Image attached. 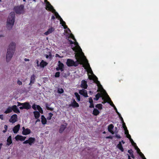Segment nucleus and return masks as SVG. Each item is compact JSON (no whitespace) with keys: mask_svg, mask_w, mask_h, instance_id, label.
I'll use <instances>...</instances> for the list:
<instances>
[{"mask_svg":"<svg viewBox=\"0 0 159 159\" xmlns=\"http://www.w3.org/2000/svg\"><path fill=\"white\" fill-rule=\"evenodd\" d=\"M103 91H104L103 95L104 96H105V97L106 100H107L108 102L111 105V102H112L111 101L110 98L109 96L108 95V94L107 93L106 91L104 89H103Z\"/></svg>","mask_w":159,"mask_h":159,"instance_id":"nucleus-10","label":"nucleus"},{"mask_svg":"<svg viewBox=\"0 0 159 159\" xmlns=\"http://www.w3.org/2000/svg\"><path fill=\"white\" fill-rule=\"evenodd\" d=\"M16 45V43L13 42H11L9 44L6 55L7 62H9L12 58L15 51Z\"/></svg>","mask_w":159,"mask_h":159,"instance_id":"nucleus-2","label":"nucleus"},{"mask_svg":"<svg viewBox=\"0 0 159 159\" xmlns=\"http://www.w3.org/2000/svg\"><path fill=\"white\" fill-rule=\"evenodd\" d=\"M12 111V107H9L5 111L4 113L6 114H7L11 112Z\"/></svg>","mask_w":159,"mask_h":159,"instance_id":"nucleus-25","label":"nucleus"},{"mask_svg":"<svg viewBox=\"0 0 159 159\" xmlns=\"http://www.w3.org/2000/svg\"><path fill=\"white\" fill-rule=\"evenodd\" d=\"M94 81L96 83L98 84V86H100L101 87H102V85L100 84L98 80V78L96 76L95 77V79L94 80Z\"/></svg>","mask_w":159,"mask_h":159,"instance_id":"nucleus-33","label":"nucleus"},{"mask_svg":"<svg viewBox=\"0 0 159 159\" xmlns=\"http://www.w3.org/2000/svg\"><path fill=\"white\" fill-rule=\"evenodd\" d=\"M0 119L1 120H3L4 119V116L3 115H0Z\"/></svg>","mask_w":159,"mask_h":159,"instance_id":"nucleus-51","label":"nucleus"},{"mask_svg":"<svg viewBox=\"0 0 159 159\" xmlns=\"http://www.w3.org/2000/svg\"><path fill=\"white\" fill-rule=\"evenodd\" d=\"M122 123L123 127L124 130L125 131H126L127 129V128L125 125V123H124V121L122 122Z\"/></svg>","mask_w":159,"mask_h":159,"instance_id":"nucleus-40","label":"nucleus"},{"mask_svg":"<svg viewBox=\"0 0 159 159\" xmlns=\"http://www.w3.org/2000/svg\"><path fill=\"white\" fill-rule=\"evenodd\" d=\"M60 22L63 25H65L66 24V23L65 22H64L62 20V19L61 18L60 19Z\"/></svg>","mask_w":159,"mask_h":159,"instance_id":"nucleus-43","label":"nucleus"},{"mask_svg":"<svg viewBox=\"0 0 159 159\" xmlns=\"http://www.w3.org/2000/svg\"><path fill=\"white\" fill-rule=\"evenodd\" d=\"M117 147L118 148L120 149L122 152H123L124 151L121 142H120L119 144L117 145Z\"/></svg>","mask_w":159,"mask_h":159,"instance_id":"nucleus-26","label":"nucleus"},{"mask_svg":"<svg viewBox=\"0 0 159 159\" xmlns=\"http://www.w3.org/2000/svg\"><path fill=\"white\" fill-rule=\"evenodd\" d=\"M25 61H29V59H27V58H25Z\"/></svg>","mask_w":159,"mask_h":159,"instance_id":"nucleus-63","label":"nucleus"},{"mask_svg":"<svg viewBox=\"0 0 159 159\" xmlns=\"http://www.w3.org/2000/svg\"><path fill=\"white\" fill-rule=\"evenodd\" d=\"M46 108L48 110L49 108H50V107H49L48 106V105L47 103L46 104Z\"/></svg>","mask_w":159,"mask_h":159,"instance_id":"nucleus-56","label":"nucleus"},{"mask_svg":"<svg viewBox=\"0 0 159 159\" xmlns=\"http://www.w3.org/2000/svg\"><path fill=\"white\" fill-rule=\"evenodd\" d=\"M26 138V137L17 135L15 137V139L16 141L20 140L21 141H23Z\"/></svg>","mask_w":159,"mask_h":159,"instance_id":"nucleus-11","label":"nucleus"},{"mask_svg":"<svg viewBox=\"0 0 159 159\" xmlns=\"http://www.w3.org/2000/svg\"><path fill=\"white\" fill-rule=\"evenodd\" d=\"M116 137L118 138H121L120 135H116Z\"/></svg>","mask_w":159,"mask_h":159,"instance_id":"nucleus-58","label":"nucleus"},{"mask_svg":"<svg viewBox=\"0 0 159 159\" xmlns=\"http://www.w3.org/2000/svg\"><path fill=\"white\" fill-rule=\"evenodd\" d=\"M58 66L60 68H63L64 67V65L63 64L61 63L60 61H58Z\"/></svg>","mask_w":159,"mask_h":159,"instance_id":"nucleus-38","label":"nucleus"},{"mask_svg":"<svg viewBox=\"0 0 159 159\" xmlns=\"http://www.w3.org/2000/svg\"><path fill=\"white\" fill-rule=\"evenodd\" d=\"M7 125H4V128H5L6 130H7Z\"/></svg>","mask_w":159,"mask_h":159,"instance_id":"nucleus-62","label":"nucleus"},{"mask_svg":"<svg viewBox=\"0 0 159 159\" xmlns=\"http://www.w3.org/2000/svg\"><path fill=\"white\" fill-rule=\"evenodd\" d=\"M7 145L8 146H9L12 143V141L11 136H10L7 139Z\"/></svg>","mask_w":159,"mask_h":159,"instance_id":"nucleus-18","label":"nucleus"},{"mask_svg":"<svg viewBox=\"0 0 159 159\" xmlns=\"http://www.w3.org/2000/svg\"><path fill=\"white\" fill-rule=\"evenodd\" d=\"M36 63L37 64V66H39V61L38 60H36Z\"/></svg>","mask_w":159,"mask_h":159,"instance_id":"nucleus-57","label":"nucleus"},{"mask_svg":"<svg viewBox=\"0 0 159 159\" xmlns=\"http://www.w3.org/2000/svg\"><path fill=\"white\" fill-rule=\"evenodd\" d=\"M57 91L58 93H62L63 92L64 90L62 88H59L58 89Z\"/></svg>","mask_w":159,"mask_h":159,"instance_id":"nucleus-41","label":"nucleus"},{"mask_svg":"<svg viewBox=\"0 0 159 159\" xmlns=\"http://www.w3.org/2000/svg\"><path fill=\"white\" fill-rule=\"evenodd\" d=\"M24 7L23 5H21L19 6L15 7L14 10L16 14H20L24 13Z\"/></svg>","mask_w":159,"mask_h":159,"instance_id":"nucleus-5","label":"nucleus"},{"mask_svg":"<svg viewBox=\"0 0 159 159\" xmlns=\"http://www.w3.org/2000/svg\"><path fill=\"white\" fill-rule=\"evenodd\" d=\"M37 109L39 111V112L41 113L42 114L43 113V111L42 109V108L41 107L39 106L38 105L37 106Z\"/></svg>","mask_w":159,"mask_h":159,"instance_id":"nucleus-31","label":"nucleus"},{"mask_svg":"<svg viewBox=\"0 0 159 159\" xmlns=\"http://www.w3.org/2000/svg\"><path fill=\"white\" fill-rule=\"evenodd\" d=\"M89 102L90 103H93V99L91 97L89 98Z\"/></svg>","mask_w":159,"mask_h":159,"instance_id":"nucleus-46","label":"nucleus"},{"mask_svg":"<svg viewBox=\"0 0 159 159\" xmlns=\"http://www.w3.org/2000/svg\"><path fill=\"white\" fill-rule=\"evenodd\" d=\"M56 70H60V68L59 67H57L56 68Z\"/></svg>","mask_w":159,"mask_h":159,"instance_id":"nucleus-61","label":"nucleus"},{"mask_svg":"<svg viewBox=\"0 0 159 159\" xmlns=\"http://www.w3.org/2000/svg\"><path fill=\"white\" fill-rule=\"evenodd\" d=\"M15 14L14 12H11L9 14L7 20V27L11 30L15 22Z\"/></svg>","mask_w":159,"mask_h":159,"instance_id":"nucleus-3","label":"nucleus"},{"mask_svg":"<svg viewBox=\"0 0 159 159\" xmlns=\"http://www.w3.org/2000/svg\"><path fill=\"white\" fill-rule=\"evenodd\" d=\"M17 83L20 85H21L22 84V82L19 80H17Z\"/></svg>","mask_w":159,"mask_h":159,"instance_id":"nucleus-48","label":"nucleus"},{"mask_svg":"<svg viewBox=\"0 0 159 159\" xmlns=\"http://www.w3.org/2000/svg\"><path fill=\"white\" fill-rule=\"evenodd\" d=\"M112 137L111 136L107 137H106L107 139H112Z\"/></svg>","mask_w":159,"mask_h":159,"instance_id":"nucleus-59","label":"nucleus"},{"mask_svg":"<svg viewBox=\"0 0 159 159\" xmlns=\"http://www.w3.org/2000/svg\"><path fill=\"white\" fill-rule=\"evenodd\" d=\"M48 110H50L51 111H53V108H49Z\"/></svg>","mask_w":159,"mask_h":159,"instance_id":"nucleus-60","label":"nucleus"},{"mask_svg":"<svg viewBox=\"0 0 159 159\" xmlns=\"http://www.w3.org/2000/svg\"><path fill=\"white\" fill-rule=\"evenodd\" d=\"M17 103H18V105H17V106H22L23 105V103H21L20 102H17Z\"/></svg>","mask_w":159,"mask_h":159,"instance_id":"nucleus-49","label":"nucleus"},{"mask_svg":"<svg viewBox=\"0 0 159 159\" xmlns=\"http://www.w3.org/2000/svg\"><path fill=\"white\" fill-rule=\"evenodd\" d=\"M89 107L91 108H94V104H93V103H90V105L89 106Z\"/></svg>","mask_w":159,"mask_h":159,"instance_id":"nucleus-47","label":"nucleus"},{"mask_svg":"<svg viewBox=\"0 0 159 159\" xmlns=\"http://www.w3.org/2000/svg\"><path fill=\"white\" fill-rule=\"evenodd\" d=\"M130 141L131 142L132 144L134 146H136V145L135 143H134L133 139L131 138L129 139Z\"/></svg>","mask_w":159,"mask_h":159,"instance_id":"nucleus-42","label":"nucleus"},{"mask_svg":"<svg viewBox=\"0 0 159 159\" xmlns=\"http://www.w3.org/2000/svg\"><path fill=\"white\" fill-rule=\"evenodd\" d=\"M51 19H53V20L54 19H55V16H52V18H51Z\"/></svg>","mask_w":159,"mask_h":159,"instance_id":"nucleus-64","label":"nucleus"},{"mask_svg":"<svg viewBox=\"0 0 159 159\" xmlns=\"http://www.w3.org/2000/svg\"><path fill=\"white\" fill-rule=\"evenodd\" d=\"M41 122L43 125L46 124L47 122L46 119L43 115L41 116Z\"/></svg>","mask_w":159,"mask_h":159,"instance_id":"nucleus-22","label":"nucleus"},{"mask_svg":"<svg viewBox=\"0 0 159 159\" xmlns=\"http://www.w3.org/2000/svg\"><path fill=\"white\" fill-rule=\"evenodd\" d=\"M29 140H26V141H25L23 143L24 144H26V143H29Z\"/></svg>","mask_w":159,"mask_h":159,"instance_id":"nucleus-50","label":"nucleus"},{"mask_svg":"<svg viewBox=\"0 0 159 159\" xmlns=\"http://www.w3.org/2000/svg\"><path fill=\"white\" fill-rule=\"evenodd\" d=\"M54 30L55 29L53 27H51L49 28L48 31L44 33V34L45 35H47L54 31Z\"/></svg>","mask_w":159,"mask_h":159,"instance_id":"nucleus-13","label":"nucleus"},{"mask_svg":"<svg viewBox=\"0 0 159 159\" xmlns=\"http://www.w3.org/2000/svg\"><path fill=\"white\" fill-rule=\"evenodd\" d=\"M128 153H129L130 156H131V157L133 158H134V155H133V151H132L131 150H128Z\"/></svg>","mask_w":159,"mask_h":159,"instance_id":"nucleus-34","label":"nucleus"},{"mask_svg":"<svg viewBox=\"0 0 159 159\" xmlns=\"http://www.w3.org/2000/svg\"><path fill=\"white\" fill-rule=\"evenodd\" d=\"M119 116L121 121H122V122H123L124 121L122 117V116H121V115H120V116Z\"/></svg>","mask_w":159,"mask_h":159,"instance_id":"nucleus-55","label":"nucleus"},{"mask_svg":"<svg viewBox=\"0 0 159 159\" xmlns=\"http://www.w3.org/2000/svg\"><path fill=\"white\" fill-rule=\"evenodd\" d=\"M46 9L52 11V12H54L57 18L59 19L61 18L57 12L56 11L55 9H53V7L51 5L49 2H47L46 3Z\"/></svg>","mask_w":159,"mask_h":159,"instance_id":"nucleus-4","label":"nucleus"},{"mask_svg":"<svg viewBox=\"0 0 159 159\" xmlns=\"http://www.w3.org/2000/svg\"><path fill=\"white\" fill-rule=\"evenodd\" d=\"M79 93L85 97H88L87 91L84 89L80 90L79 91Z\"/></svg>","mask_w":159,"mask_h":159,"instance_id":"nucleus-9","label":"nucleus"},{"mask_svg":"<svg viewBox=\"0 0 159 159\" xmlns=\"http://www.w3.org/2000/svg\"><path fill=\"white\" fill-rule=\"evenodd\" d=\"M17 121V116L14 114L12 116L9 120L10 122L12 123H14Z\"/></svg>","mask_w":159,"mask_h":159,"instance_id":"nucleus-8","label":"nucleus"},{"mask_svg":"<svg viewBox=\"0 0 159 159\" xmlns=\"http://www.w3.org/2000/svg\"><path fill=\"white\" fill-rule=\"evenodd\" d=\"M136 149L137 150L138 153H139L140 156L142 158L144 157L143 154L141 152H140V149L138 148V147L137 146H136Z\"/></svg>","mask_w":159,"mask_h":159,"instance_id":"nucleus-27","label":"nucleus"},{"mask_svg":"<svg viewBox=\"0 0 159 159\" xmlns=\"http://www.w3.org/2000/svg\"><path fill=\"white\" fill-rule=\"evenodd\" d=\"M45 57L46 58H49V59L51 60L52 59V54L51 53H50L49 55H45Z\"/></svg>","mask_w":159,"mask_h":159,"instance_id":"nucleus-39","label":"nucleus"},{"mask_svg":"<svg viewBox=\"0 0 159 159\" xmlns=\"http://www.w3.org/2000/svg\"><path fill=\"white\" fill-rule=\"evenodd\" d=\"M30 130L29 129H26L24 131H22V134L24 135H26L30 133Z\"/></svg>","mask_w":159,"mask_h":159,"instance_id":"nucleus-19","label":"nucleus"},{"mask_svg":"<svg viewBox=\"0 0 159 159\" xmlns=\"http://www.w3.org/2000/svg\"><path fill=\"white\" fill-rule=\"evenodd\" d=\"M12 110L16 113H19L20 111L16 105L12 106Z\"/></svg>","mask_w":159,"mask_h":159,"instance_id":"nucleus-15","label":"nucleus"},{"mask_svg":"<svg viewBox=\"0 0 159 159\" xmlns=\"http://www.w3.org/2000/svg\"><path fill=\"white\" fill-rule=\"evenodd\" d=\"M101 97V94L100 93H98L96 95H95V98H94V100H98Z\"/></svg>","mask_w":159,"mask_h":159,"instance_id":"nucleus-28","label":"nucleus"},{"mask_svg":"<svg viewBox=\"0 0 159 159\" xmlns=\"http://www.w3.org/2000/svg\"><path fill=\"white\" fill-rule=\"evenodd\" d=\"M55 57H60V58H61V57H63V56L62 57H61L60 55H59L58 54H55Z\"/></svg>","mask_w":159,"mask_h":159,"instance_id":"nucleus-52","label":"nucleus"},{"mask_svg":"<svg viewBox=\"0 0 159 159\" xmlns=\"http://www.w3.org/2000/svg\"><path fill=\"white\" fill-rule=\"evenodd\" d=\"M48 64V63L43 60H42L40 63V66L41 67H44Z\"/></svg>","mask_w":159,"mask_h":159,"instance_id":"nucleus-21","label":"nucleus"},{"mask_svg":"<svg viewBox=\"0 0 159 159\" xmlns=\"http://www.w3.org/2000/svg\"><path fill=\"white\" fill-rule=\"evenodd\" d=\"M80 48L79 51L80 53V55L79 57V59L76 60V61H74L73 60L68 59L67 60L66 62V64L69 66H76L79 64H82L83 62H85L87 66L88 67H90L89 64L88 63V61L86 59V57L84 56V53L82 52V50L81 48Z\"/></svg>","mask_w":159,"mask_h":159,"instance_id":"nucleus-1","label":"nucleus"},{"mask_svg":"<svg viewBox=\"0 0 159 159\" xmlns=\"http://www.w3.org/2000/svg\"><path fill=\"white\" fill-rule=\"evenodd\" d=\"M53 115V114L51 113H49L48 114V116L47 117V119L48 120H50L51 119Z\"/></svg>","mask_w":159,"mask_h":159,"instance_id":"nucleus-36","label":"nucleus"},{"mask_svg":"<svg viewBox=\"0 0 159 159\" xmlns=\"http://www.w3.org/2000/svg\"><path fill=\"white\" fill-rule=\"evenodd\" d=\"M34 116L35 118H38L40 116L39 112L38 111H34L33 112Z\"/></svg>","mask_w":159,"mask_h":159,"instance_id":"nucleus-23","label":"nucleus"},{"mask_svg":"<svg viewBox=\"0 0 159 159\" xmlns=\"http://www.w3.org/2000/svg\"><path fill=\"white\" fill-rule=\"evenodd\" d=\"M60 72H57L55 74V77H59L60 76Z\"/></svg>","mask_w":159,"mask_h":159,"instance_id":"nucleus-44","label":"nucleus"},{"mask_svg":"<svg viewBox=\"0 0 159 159\" xmlns=\"http://www.w3.org/2000/svg\"><path fill=\"white\" fill-rule=\"evenodd\" d=\"M81 86L82 88L84 89L87 88L88 85L87 84V82L84 80H83L81 81Z\"/></svg>","mask_w":159,"mask_h":159,"instance_id":"nucleus-14","label":"nucleus"},{"mask_svg":"<svg viewBox=\"0 0 159 159\" xmlns=\"http://www.w3.org/2000/svg\"><path fill=\"white\" fill-rule=\"evenodd\" d=\"M37 105H36L35 104H34L32 106V108L35 110H37Z\"/></svg>","mask_w":159,"mask_h":159,"instance_id":"nucleus-45","label":"nucleus"},{"mask_svg":"<svg viewBox=\"0 0 159 159\" xmlns=\"http://www.w3.org/2000/svg\"><path fill=\"white\" fill-rule=\"evenodd\" d=\"M31 107V106L29 103L27 102H25L23 103L22 106H20L19 108L21 110H22L24 109H25L26 110H28L30 109Z\"/></svg>","mask_w":159,"mask_h":159,"instance_id":"nucleus-6","label":"nucleus"},{"mask_svg":"<svg viewBox=\"0 0 159 159\" xmlns=\"http://www.w3.org/2000/svg\"><path fill=\"white\" fill-rule=\"evenodd\" d=\"M35 76L34 75H33L31 76L30 80L31 83H34L35 81Z\"/></svg>","mask_w":159,"mask_h":159,"instance_id":"nucleus-29","label":"nucleus"},{"mask_svg":"<svg viewBox=\"0 0 159 159\" xmlns=\"http://www.w3.org/2000/svg\"><path fill=\"white\" fill-rule=\"evenodd\" d=\"M102 105L101 104H98L96 105V107L100 110L102 109Z\"/></svg>","mask_w":159,"mask_h":159,"instance_id":"nucleus-35","label":"nucleus"},{"mask_svg":"<svg viewBox=\"0 0 159 159\" xmlns=\"http://www.w3.org/2000/svg\"><path fill=\"white\" fill-rule=\"evenodd\" d=\"M114 128V126L112 124L108 126V130L112 134H114V132L112 130V129H113Z\"/></svg>","mask_w":159,"mask_h":159,"instance_id":"nucleus-16","label":"nucleus"},{"mask_svg":"<svg viewBox=\"0 0 159 159\" xmlns=\"http://www.w3.org/2000/svg\"><path fill=\"white\" fill-rule=\"evenodd\" d=\"M111 105L113 107L115 110L116 111V112L118 115V116H120V114L116 108V107L113 104L112 102H111Z\"/></svg>","mask_w":159,"mask_h":159,"instance_id":"nucleus-30","label":"nucleus"},{"mask_svg":"<svg viewBox=\"0 0 159 159\" xmlns=\"http://www.w3.org/2000/svg\"><path fill=\"white\" fill-rule=\"evenodd\" d=\"M20 127V124H18L16 125L15 126L13 129V131L14 133H17L19 130Z\"/></svg>","mask_w":159,"mask_h":159,"instance_id":"nucleus-12","label":"nucleus"},{"mask_svg":"<svg viewBox=\"0 0 159 159\" xmlns=\"http://www.w3.org/2000/svg\"><path fill=\"white\" fill-rule=\"evenodd\" d=\"M66 127V125H62L61 127L60 128V129L59 130V132L60 133H62L63 132V131L65 129Z\"/></svg>","mask_w":159,"mask_h":159,"instance_id":"nucleus-17","label":"nucleus"},{"mask_svg":"<svg viewBox=\"0 0 159 159\" xmlns=\"http://www.w3.org/2000/svg\"><path fill=\"white\" fill-rule=\"evenodd\" d=\"M75 96L76 97L78 101H80V96L77 93H74Z\"/></svg>","mask_w":159,"mask_h":159,"instance_id":"nucleus-32","label":"nucleus"},{"mask_svg":"<svg viewBox=\"0 0 159 159\" xmlns=\"http://www.w3.org/2000/svg\"><path fill=\"white\" fill-rule=\"evenodd\" d=\"M125 134H127V137L129 139H131V136L129 134V132L128 130H127L126 131H125Z\"/></svg>","mask_w":159,"mask_h":159,"instance_id":"nucleus-37","label":"nucleus"},{"mask_svg":"<svg viewBox=\"0 0 159 159\" xmlns=\"http://www.w3.org/2000/svg\"><path fill=\"white\" fill-rule=\"evenodd\" d=\"M99 113V111L98 109L94 108L93 111V114L95 116H97Z\"/></svg>","mask_w":159,"mask_h":159,"instance_id":"nucleus-24","label":"nucleus"},{"mask_svg":"<svg viewBox=\"0 0 159 159\" xmlns=\"http://www.w3.org/2000/svg\"><path fill=\"white\" fill-rule=\"evenodd\" d=\"M32 88L31 86H30V87H28L27 88V91L29 92V91H30Z\"/></svg>","mask_w":159,"mask_h":159,"instance_id":"nucleus-53","label":"nucleus"},{"mask_svg":"<svg viewBox=\"0 0 159 159\" xmlns=\"http://www.w3.org/2000/svg\"><path fill=\"white\" fill-rule=\"evenodd\" d=\"M79 104L76 102L75 99L74 98L72 99V101L71 103L69 105V107H73L75 108L79 107Z\"/></svg>","mask_w":159,"mask_h":159,"instance_id":"nucleus-7","label":"nucleus"},{"mask_svg":"<svg viewBox=\"0 0 159 159\" xmlns=\"http://www.w3.org/2000/svg\"><path fill=\"white\" fill-rule=\"evenodd\" d=\"M71 38L72 39H73L75 41H76V40H75V37H74V36H73V34H71Z\"/></svg>","mask_w":159,"mask_h":159,"instance_id":"nucleus-54","label":"nucleus"},{"mask_svg":"<svg viewBox=\"0 0 159 159\" xmlns=\"http://www.w3.org/2000/svg\"><path fill=\"white\" fill-rule=\"evenodd\" d=\"M28 140L29 141V144L30 145H31L32 143H34L35 140L34 138L31 137L29 138Z\"/></svg>","mask_w":159,"mask_h":159,"instance_id":"nucleus-20","label":"nucleus"}]
</instances>
